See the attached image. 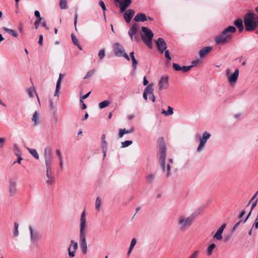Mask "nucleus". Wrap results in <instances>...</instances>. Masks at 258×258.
Returning <instances> with one entry per match:
<instances>
[{
	"label": "nucleus",
	"instance_id": "obj_1",
	"mask_svg": "<svg viewBox=\"0 0 258 258\" xmlns=\"http://www.w3.org/2000/svg\"><path fill=\"white\" fill-rule=\"evenodd\" d=\"M158 144L159 146V163L162 172L165 174L166 177L168 178L171 175V164L173 163V160L169 159L167 162L166 161V148L163 138L158 140Z\"/></svg>",
	"mask_w": 258,
	"mask_h": 258
},
{
	"label": "nucleus",
	"instance_id": "obj_2",
	"mask_svg": "<svg viewBox=\"0 0 258 258\" xmlns=\"http://www.w3.org/2000/svg\"><path fill=\"white\" fill-rule=\"evenodd\" d=\"M44 157L46 168V177L47 179L46 182L48 185H52L55 182V178L51 169L53 156L50 147H46L44 149Z\"/></svg>",
	"mask_w": 258,
	"mask_h": 258
},
{
	"label": "nucleus",
	"instance_id": "obj_3",
	"mask_svg": "<svg viewBox=\"0 0 258 258\" xmlns=\"http://www.w3.org/2000/svg\"><path fill=\"white\" fill-rule=\"evenodd\" d=\"M234 26H229L225 28L221 34L216 36L215 41L216 44H225L230 43L232 39V33L236 32Z\"/></svg>",
	"mask_w": 258,
	"mask_h": 258
},
{
	"label": "nucleus",
	"instance_id": "obj_4",
	"mask_svg": "<svg viewBox=\"0 0 258 258\" xmlns=\"http://www.w3.org/2000/svg\"><path fill=\"white\" fill-rule=\"evenodd\" d=\"M86 212L84 211L80 218V247L84 254L87 252V244L86 240L85 230L86 228Z\"/></svg>",
	"mask_w": 258,
	"mask_h": 258
},
{
	"label": "nucleus",
	"instance_id": "obj_5",
	"mask_svg": "<svg viewBox=\"0 0 258 258\" xmlns=\"http://www.w3.org/2000/svg\"><path fill=\"white\" fill-rule=\"evenodd\" d=\"M195 216L193 215L189 216L183 214L179 215L176 219L177 226L179 231L184 232L187 230L193 224Z\"/></svg>",
	"mask_w": 258,
	"mask_h": 258
},
{
	"label": "nucleus",
	"instance_id": "obj_6",
	"mask_svg": "<svg viewBox=\"0 0 258 258\" xmlns=\"http://www.w3.org/2000/svg\"><path fill=\"white\" fill-rule=\"evenodd\" d=\"M142 40L149 48H152V41L154 37V33L150 29L144 26L142 27Z\"/></svg>",
	"mask_w": 258,
	"mask_h": 258
},
{
	"label": "nucleus",
	"instance_id": "obj_7",
	"mask_svg": "<svg viewBox=\"0 0 258 258\" xmlns=\"http://www.w3.org/2000/svg\"><path fill=\"white\" fill-rule=\"evenodd\" d=\"M113 50L114 54L117 57L123 56L127 60H130V58L128 55L125 53V50L122 45L116 42L112 45Z\"/></svg>",
	"mask_w": 258,
	"mask_h": 258
},
{
	"label": "nucleus",
	"instance_id": "obj_8",
	"mask_svg": "<svg viewBox=\"0 0 258 258\" xmlns=\"http://www.w3.org/2000/svg\"><path fill=\"white\" fill-rule=\"evenodd\" d=\"M138 32V25L136 23L133 24L128 31V34L132 41L138 42L139 41V37L136 35Z\"/></svg>",
	"mask_w": 258,
	"mask_h": 258
},
{
	"label": "nucleus",
	"instance_id": "obj_9",
	"mask_svg": "<svg viewBox=\"0 0 258 258\" xmlns=\"http://www.w3.org/2000/svg\"><path fill=\"white\" fill-rule=\"evenodd\" d=\"M226 75L227 77L228 81L230 84L235 83L239 76V70L238 69H236L234 73L231 74L230 70L227 69L226 70Z\"/></svg>",
	"mask_w": 258,
	"mask_h": 258
},
{
	"label": "nucleus",
	"instance_id": "obj_10",
	"mask_svg": "<svg viewBox=\"0 0 258 258\" xmlns=\"http://www.w3.org/2000/svg\"><path fill=\"white\" fill-rule=\"evenodd\" d=\"M210 134H209L207 132H205L203 134L202 137L201 136H199V140L200 141V142L199 147L197 149V152H199L202 150L205 145L206 144L207 141L210 138Z\"/></svg>",
	"mask_w": 258,
	"mask_h": 258
},
{
	"label": "nucleus",
	"instance_id": "obj_11",
	"mask_svg": "<svg viewBox=\"0 0 258 258\" xmlns=\"http://www.w3.org/2000/svg\"><path fill=\"white\" fill-rule=\"evenodd\" d=\"M9 192L11 197L15 196L17 192V183L12 179L9 180Z\"/></svg>",
	"mask_w": 258,
	"mask_h": 258
},
{
	"label": "nucleus",
	"instance_id": "obj_12",
	"mask_svg": "<svg viewBox=\"0 0 258 258\" xmlns=\"http://www.w3.org/2000/svg\"><path fill=\"white\" fill-rule=\"evenodd\" d=\"M156 44L160 51L162 53L167 48V44L162 38H158L155 40Z\"/></svg>",
	"mask_w": 258,
	"mask_h": 258
},
{
	"label": "nucleus",
	"instance_id": "obj_13",
	"mask_svg": "<svg viewBox=\"0 0 258 258\" xmlns=\"http://www.w3.org/2000/svg\"><path fill=\"white\" fill-rule=\"evenodd\" d=\"M158 86L160 90H163L168 88L169 86L168 77H162L159 82Z\"/></svg>",
	"mask_w": 258,
	"mask_h": 258
},
{
	"label": "nucleus",
	"instance_id": "obj_14",
	"mask_svg": "<svg viewBox=\"0 0 258 258\" xmlns=\"http://www.w3.org/2000/svg\"><path fill=\"white\" fill-rule=\"evenodd\" d=\"M29 229L30 232L31 240L32 241H36L40 239V236L38 231L33 230L32 226H31L29 227Z\"/></svg>",
	"mask_w": 258,
	"mask_h": 258
},
{
	"label": "nucleus",
	"instance_id": "obj_15",
	"mask_svg": "<svg viewBox=\"0 0 258 258\" xmlns=\"http://www.w3.org/2000/svg\"><path fill=\"white\" fill-rule=\"evenodd\" d=\"M134 15L135 11L133 10L129 9L126 11L123 15L126 22L127 23H130Z\"/></svg>",
	"mask_w": 258,
	"mask_h": 258
},
{
	"label": "nucleus",
	"instance_id": "obj_16",
	"mask_svg": "<svg viewBox=\"0 0 258 258\" xmlns=\"http://www.w3.org/2000/svg\"><path fill=\"white\" fill-rule=\"evenodd\" d=\"M226 224L225 223L223 224L218 229L217 232L214 235V238L217 240H222L223 237L222 234L225 228L226 227Z\"/></svg>",
	"mask_w": 258,
	"mask_h": 258
},
{
	"label": "nucleus",
	"instance_id": "obj_17",
	"mask_svg": "<svg viewBox=\"0 0 258 258\" xmlns=\"http://www.w3.org/2000/svg\"><path fill=\"white\" fill-rule=\"evenodd\" d=\"M131 0H122L119 3V8L121 12H124L131 4Z\"/></svg>",
	"mask_w": 258,
	"mask_h": 258
},
{
	"label": "nucleus",
	"instance_id": "obj_18",
	"mask_svg": "<svg viewBox=\"0 0 258 258\" xmlns=\"http://www.w3.org/2000/svg\"><path fill=\"white\" fill-rule=\"evenodd\" d=\"M212 46H206L202 48L199 52L200 58L204 57L212 50Z\"/></svg>",
	"mask_w": 258,
	"mask_h": 258
},
{
	"label": "nucleus",
	"instance_id": "obj_19",
	"mask_svg": "<svg viewBox=\"0 0 258 258\" xmlns=\"http://www.w3.org/2000/svg\"><path fill=\"white\" fill-rule=\"evenodd\" d=\"M134 21L136 22H145L147 20V17L144 13H138L134 18Z\"/></svg>",
	"mask_w": 258,
	"mask_h": 258
},
{
	"label": "nucleus",
	"instance_id": "obj_20",
	"mask_svg": "<svg viewBox=\"0 0 258 258\" xmlns=\"http://www.w3.org/2000/svg\"><path fill=\"white\" fill-rule=\"evenodd\" d=\"M154 91L153 88L152 84L149 85L145 89L144 93H143V98L145 100H147V96L148 95L151 94L152 92Z\"/></svg>",
	"mask_w": 258,
	"mask_h": 258
},
{
	"label": "nucleus",
	"instance_id": "obj_21",
	"mask_svg": "<svg viewBox=\"0 0 258 258\" xmlns=\"http://www.w3.org/2000/svg\"><path fill=\"white\" fill-rule=\"evenodd\" d=\"M101 147L103 152L104 156H105L107 150V143L105 141V134H102L101 136Z\"/></svg>",
	"mask_w": 258,
	"mask_h": 258
},
{
	"label": "nucleus",
	"instance_id": "obj_22",
	"mask_svg": "<svg viewBox=\"0 0 258 258\" xmlns=\"http://www.w3.org/2000/svg\"><path fill=\"white\" fill-rule=\"evenodd\" d=\"M235 26L238 29L239 32H241L243 30V25L242 20L241 19H238L234 23Z\"/></svg>",
	"mask_w": 258,
	"mask_h": 258
},
{
	"label": "nucleus",
	"instance_id": "obj_23",
	"mask_svg": "<svg viewBox=\"0 0 258 258\" xmlns=\"http://www.w3.org/2000/svg\"><path fill=\"white\" fill-rule=\"evenodd\" d=\"M3 30L6 32L10 34L12 36L17 38L18 37L17 33L13 29H9L7 27H3Z\"/></svg>",
	"mask_w": 258,
	"mask_h": 258
},
{
	"label": "nucleus",
	"instance_id": "obj_24",
	"mask_svg": "<svg viewBox=\"0 0 258 258\" xmlns=\"http://www.w3.org/2000/svg\"><path fill=\"white\" fill-rule=\"evenodd\" d=\"M162 114H164L165 116L170 115L173 114V108L169 106L168 107L167 110H163L162 111Z\"/></svg>",
	"mask_w": 258,
	"mask_h": 258
},
{
	"label": "nucleus",
	"instance_id": "obj_25",
	"mask_svg": "<svg viewBox=\"0 0 258 258\" xmlns=\"http://www.w3.org/2000/svg\"><path fill=\"white\" fill-rule=\"evenodd\" d=\"M102 204L101 200L100 197H97L95 201V209L97 211H99Z\"/></svg>",
	"mask_w": 258,
	"mask_h": 258
},
{
	"label": "nucleus",
	"instance_id": "obj_26",
	"mask_svg": "<svg viewBox=\"0 0 258 258\" xmlns=\"http://www.w3.org/2000/svg\"><path fill=\"white\" fill-rule=\"evenodd\" d=\"M110 103L111 102L109 100H106L99 103L98 106L100 109H103L107 107Z\"/></svg>",
	"mask_w": 258,
	"mask_h": 258
},
{
	"label": "nucleus",
	"instance_id": "obj_27",
	"mask_svg": "<svg viewBox=\"0 0 258 258\" xmlns=\"http://www.w3.org/2000/svg\"><path fill=\"white\" fill-rule=\"evenodd\" d=\"M216 247V244L214 243H212L210 244L207 248V253L208 256H210L214 248Z\"/></svg>",
	"mask_w": 258,
	"mask_h": 258
},
{
	"label": "nucleus",
	"instance_id": "obj_28",
	"mask_svg": "<svg viewBox=\"0 0 258 258\" xmlns=\"http://www.w3.org/2000/svg\"><path fill=\"white\" fill-rule=\"evenodd\" d=\"M28 150L30 153L36 159H39V155L37 151L34 149L28 148Z\"/></svg>",
	"mask_w": 258,
	"mask_h": 258
},
{
	"label": "nucleus",
	"instance_id": "obj_29",
	"mask_svg": "<svg viewBox=\"0 0 258 258\" xmlns=\"http://www.w3.org/2000/svg\"><path fill=\"white\" fill-rule=\"evenodd\" d=\"M59 7L61 9H66L68 8L67 0H59Z\"/></svg>",
	"mask_w": 258,
	"mask_h": 258
},
{
	"label": "nucleus",
	"instance_id": "obj_30",
	"mask_svg": "<svg viewBox=\"0 0 258 258\" xmlns=\"http://www.w3.org/2000/svg\"><path fill=\"white\" fill-rule=\"evenodd\" d=\"M32 120L34 122V124L36 125L39 123L38 121V114L37 111H35L33 115Z\"/></svg>",
	"mask_w": 258,
	"mask_h": 258
},
{
	"label": "nucleus",
	"instance_id": "obj_31",
	"mask_svg": "<svg viewBox=\"0 0 258 258\" xmlns=\"http://www.w3.org/2000/svg\"><path fill=\"white\" fill-rule=\"evenodd\" d=\"M60 89V80L57 81L55 91L54 94V96H58L59 93V90Z\"/></svg>",
	"mask_w": 258,
	"mask_h": 258
},
{
	"label": "nucleus",
	"instance_id": "obj_32",
	"mask_svg": "<svg viewBox=\"0 0 258 258\" xmlns=\"http://www.w3.org/2000/svg\"><path fill=\"white\" fill-rule=\"evenodd\" d=\"M155 175L154 174H150L147 176V181L149 183H151L155 179Z\"/></svg>",
	"mask_w": 258,
	"mask_h": 258
},
{
	"label": "nucleus",
	"instance_id": "obj_33",
	"mask_svg": "<svg viewBox=\"0 0 258 258\" xmlns=\"http://www.w3.org/2000/svg\"><path fill=\"white\" fill-rule=\"evenodd\" d=\"M200 255V251H194L187 258H199Z\"/></svg>",
	"mask_w": 258,
	"mask_h": 258
},
{
	"label": "nucleus",
	"instance_id": "obj_34",
	"mask_svg": "<svg viewBox=\"0 0 258 258\" xmlns=\"http://www.w3.org/2000/svg\"><path fill=\"white\" fill-rule=\"evenodd\" d=\"M132 141H125L121 142V148H125L132 144Z\"/></svg>",
	"mask_w": 258,
	"mask_h": 258
},
{
	"label": "nucleus",
	"instance_id": "obj_35",
	"mask_svg": "<svg viewBox=\"0 0 258 258\" xmlns=\"http://www.w3.org/2000/svg\"><path fill=\"white\" fill-rule=\"evenodd\" d=\"M14 236H17L19 235V231H18V227H19V224L17 222L14 223Z\"/></svg>",
	"mask_w": 258,
	"mask_h": 258
},
{
	"label": "nucleus",
	"instance_id": "obj_36",
	"mask_svg": "<svg viewBox=\"0 0 258 258\" xmlns=\"http://www.w3.org/2000/svg\"><path fill=\"white\" fill-rule=\"evenodd\" d=\"M165 57L166 58L167 63H168L171 60V57L170 56L169 52L168 50H165Z\"/></svg>",
	"mask_w": 258,
	"mask_h": 258
},
{
	"label": "nucleus",
	"instance_id": "obj_37",
	"mask_svg": "<svg viewBox=\"0 0 258 258\" xmlns=\"http://www.w3.org/2000/svg\"><path fill=\"white\" fill-rule=\"evenodd\" d=\"M132 61L133 70L136 71L137 69L138 61L135 58V57H133V58H132Z\"/></svg>",
	"mask_w": 258,
	"mask_h": 258
},
{
	"label": "nucleus",
	"instance_id": "obj_38",
	"mask_svg": "<svg viewBox=\"0 0 258 258\" xmlns=\"http://www.w3.org/2000/svg\"><path fill=\"white\" fill-rule=\"evenodd\" d=\"M193 66H183L181 67V71L183 73H186L188 72L192 68Z\"/></svg>",
	"mask_w": 258,
	"mask_h": 258
},
{
	"label": "nucleus",
	"instance_id": "obj_39",
	"mask_svg": "<svg viewBox=\"0 0 258 258\" xmlns=\"http://www.w3.org/2000/svg\"><path fill=\"white\" fill-rule=\"evenodd\" d=\"M99 4L100 6L102 8V9L103 10V11H104V17L105 18L106 17H105V11H106V6H105V3L103 1H100L99 2Z\"/></svg>",
	"mask_w": 258,
	"mask_h": 258
},
{
	"label": "nucleus",
	"instance_id": "obj_40",
	"mask_svg": "<svg viewBox=\"0 0 258 258\" xmlns=\"http://www.w3.org/2000/svg\"><path fill=\"white\" fill-rule=\"evenodd\" d=\"M71 246L73 247V249H74V251H76V250L77 249L78 247L77 242L75 241L74 240H71L70 247H71Z\"/></svg>",
	"mask_w": 258,
	"mask_h": 258
},
{
	"label": "nucleus",
	"instance_id": "obj_41",
	"mask_svg": "<svg viewBox=\"0 0 258 258\" xmlns=\"http://www.w3.org/2000/svg\"><path fill=\"white\" fill-rule=\"evenodd\" d=\"M105 55V49H103L100 50L98 52V56L100 59H102L104 57Z\"/></svg>",
	"mask_w": 258,
	"mask_h": 258
},
{
	"label": "nucleus",
	"instance_id": "obj_42",
	"mask_svg": "<svg viewBox=\"0 0 258 258\" xmlns=\"http://www.w3.org/2000/svg\"><path fill=\"white\" fill-rule=\"evenodd\" d=\"M95 72V70H91V71L88 72L87 74L86 75V76L84 77V79H86L87 78L91 77L93 75Z\"/></svg>",
	"mask_w": 258,
	"mask_h": 258
},
{
	"label": "nucleus",
	"instance_id": "obj_43",
	"mask_svg": "<svg viewBox=\"0 0 258 258\" xmlns=\"http://www.w3.org/2000/svg\"><path fill=\"white\" fill-rule=\"evenodd\" d=\"M173 68L176 71H179L181 70V67H180L178 64L176 63H173Z\"/></svg>",
	"mask_w": 258,
	"mask_h": 258
},
{
	"label": "nucleus",
	"instance_id": "obj_44",
	"mask_svg": "<svg viewBox=\"0 0 258 258\" xmlns=\"http://www.w3.org/2000/svg\"><path fill=\"white\" fill-rule=\"evenodd\" d=\"M71 38L73 43L75 45H78V43H79L78 40L74 34H71Z\"/></svg>",
	"mask_w": 258,
	"mask_h": 258
},
{
	"label": "nucleus",
	"instance_id": "obj_45",
	"mask_svg": "<svg viewBox=\"0 0 258 258\" xmlns=\"http://www.w3.org/2000/svg\"><path fill=\"white\" fill-rule=\"evenodd\" d=\"M136 243H137L136 239L135 238H133L132 241H131V242L130 246L129 248H131L133 249L134 246L136 244Z\"/></svg>",
	"mask_w": 258,
	"mask_h": 258
},
{
	"label": "nucleus",
	"instance_id": "obj_46",
	"mask_svg": "<svg viewBox=\"0 0 258 258\" xmlns=\"http://www.w3.org/2000/svg\"><path fill=\"white\" fill-rule=\"evenodd\" d=\"M42 19H39V18L37 19L35 21L34 26H35V29H38L39 25L41 21H42Z\"/></svg>",
	"mask_w": 258,
	"mask_h": 258
},
{
	"label": "nucleus",
	"instance_id": "obj_47",
	"mask_svg": "<svg viewBox=\"0 0 258 258\" xmlns=\"http://www.w3.org/2000/svg\"><path fill=\"white\" fill-rule=\"evenodd\" d=\"M28 93L30 97H33L34 96L33 90L31 88H29L27 90Z\"/></svg>",
	"mask_w": 258,
	"mask_h": 258
},
{
	"label": "nucleus",
	"instance_id": "obj_48",
	"mask_svg": "<svg viewBox=\"0 0 258 258\" xmlns=\"http://www.w3.org/2000/svg\"><path fill=\"white\" fill-rule=\"evenodd\" d=\"M56 154L59 159V160H61V159H62V155H61V152L59 150H56Z\"/></svg>",
	"mask_w": 258,
	"mask_h": 258
},
{
	"label": "nucleus",
	"instance_id": "obj_49",
	"mask_svg": "<svg viewBox=\"0 0 258 258\" xmlns=\"http://www.w3.org/2000/svg\"><path fill=\"white\" fill-rule=\"evenodd\" d=\"M123 130H124L123 132H124V134H130V133H133L134 131V128L133 127L130 128V130H126L125 128H123L122 129Z\"/></svg>",
	"mask_w": 258,
	"mask_h": 258
},
{
	"label": "nucleus",
	"instance_id": "obj_50",
	"mask_svg": "<svg viewBox=\"0 0 258 258\" xmlns=\"http://www.w3.org/2000/svg\"><path fill=\"white\" fill-rule=\"evenodd\" d=\"M253 227L256 229L258 228V214L252 228Z\"/></svg>",
	"mask_w": 258,
	"mask_h": 258
},
{
	"label": "nucleus",
	"instance_id": "obj_51",
	"mask_svg": "<svg viewBox=\"0 0 258 258\" xmlns=\"http://www.w3.org/2000/svg\"><path fill=\"white\" fill-rule=\"evenodd\" d=\"M201 62V60L199 59H197L195 60H194L192 62V64L191 66H193V67L195 66H197V64H199Z\"/></svg>",
	"mask_w": 258,
	"mask_h": 258
},
{
	"label": "nucleus",
	"instance_id": "obj_52",
	"mask_svg": "<svg viewBox=\"0 0 258 258\" xmlns=\"http://www.w3.org/2000/svg\"><path fill=\"white\" fill-rule=\"evenodd\" d=\"M68 251H69V255L70 257H74L75 254V252H76V251H71V248H70V247H69L68 248Z\"/></svg>",
	"mask_w": 258,
	"mask_h": 258
},
{
	"label": "nucleus",
	"instance_id": "obj_53",
	"mask_svg": "<svg viewBox=\"0 0 258 258\" xmlns=\"http://www.w3.org/2000/svg\"><path fill=\"white\" fill-rule=\"evenodd\" d=\"M241 222V220L238 221L237 222H236L235 225L233 226V227L232 228V231H234L235 230V229L237 228V227L239 225L240 223Z\"/></svg>",
	"mask_w": 258,
	"mask_h": 258
},
{
	"label": "nucleus",
	"instance_id": "obj_54",
	"mask_svg": "<svg viewBox=\"0 0 258 258\" xmlns=\"http://www.w3.org/2000/svg\"><path fill=\"white\" fill-rule=\"evenodd\" d=\"M123 131H124V130H123L121 128H120L119 130V134H118V138H121L123 137V135L124 134Z\"/></svg>",
	"mask_w": 258,
	"mask_h": 258
},
{
	"label": "nucleus",
	"instance_id": "obj_55",
	"mask_svg": "<svg viewBox=\"0 0 258 258\" xmlns=\"http://www.w3.org/2000/svg\"><path fill=\"white\" fill-rule=\"evenodd\" d=\"M34 15L37 18V19H42L40 17V13L38 11L36 10L34 12Z\"/></svg>",
	"mask_w": 258,
	"mask_h": 258
},
{
	"label": "nucleus",
	"instance_id": "obj_56",
	"mask_svg": "<svg viewBox=\"0 0 258 258\" xmlns=\"http://www.w3.org/2000/svg\"><path fill=\"white\" fill-rule=\"evenodd\" d=\"M77 19H78V14H77V13H76L75 15V18H74V25H75V29L76 30H77L76 25H77Z\"/></svg>",
	"mask_w": 258,
	"mask_h": 258
},
{
	"label": "nucleus",
	"instance_id": "obj_57",
	"mask_svg": "<svg viewBox=\"0 0 258 258\" xmlns=\"http://www.w3.org/2000/svg\"><path fill=\"white\" fill-rule=\"evenodd\" d=\"M257 203V199H256L252 203L251 207V211L253 210V209L256 206Z\"/></svg>",
	"mask_w": 258,
	"mask_h": 258
},
{
	"label": "nucleus",
	"instance_id": "obj_58",
	"mask_svg": "<svg viewBox=\"0 0 258 258\" xmlns=\"http://www.w3.org/2000/svg\"><path fill=\"white\" fill-rule=\"evenodd\" d=\"M43 38V35H40L39 36V41H38V43H39V44L40 45H42Z\"/></svg>",
	"mask_w": 258,
	"mask_h": 258
},
{
	"label": "nucleus",
	"instance_id": "obj_59",
	"mask_svg": "<svg viewBox=\"0 0 258 258\" xmlns=\"http://www.w3.org/2000/svg\"><path fill=\"white\" fill-rule=\"evenodd\" d=\"M5 141V139L3 138H0V148H2L4 145V143Z\"/></svg>",
	"mask_w": 258,
	"mask_h": 258
},
{
	"label": "nucleus",
	"instance_id": "obj_60",
	"mask_svg": "<svg viewBox=\"0 0 258 258\" xmlns=\"http://www.w3.org/2000/svg\"><path fill=\"white\" fill-rule=\"evenodd\" d=\"M150 97L149 98L151 99V100H152V102H155V97L153 94V91L152 92V93L151 94H150Z\"/></svg>",
	"mask_w": 258,
	"mask_h": 258
},
{
	"label": "nucleus",
	"instance_id": "obj_61",
	"mask_svg": "<svg viewBox=\"0 0 258 258\" xmlns=\"http://www.w3.org/2000/svg\"><path fill=\"white\" fill-rule=\"evenodd\" d=\"M42 26L44 27L46 30H48V28L47 26V23H46V21H43L42 22Z\"/></svg>",
	"mask_w": 258,
	"mask_h": 258
},
{
	"label": "nucleus",
	"instance_id": "obj_62",
	"mask_svg": "<svg viewBox=\"0 0 258 258\" xmlns=\"http://www.w3.org/2000/svg\"><path fill=\"white\" fill-rule=\"evenodd\" d=\"M90 93H91V92H89L87 93L86 94L81 96V98H82V99H86L87 98H88L89 97V96L90 95Z\"/></svg>",
	"mask_w": 258,
	"mask_h": 258
},
{
	"label": "nucleus",
	"instance_id": "obj_63",
	"mask_svg": "<svg viewBox=\"0 0 258 258\" xmlns=\"http://www.w3.org/2000/svg\"><path fill=\"white\" fill-rule=\"evenodd\" d=\"M148 81L147 80L146 77H144L143 80V85L144 86H146L148 85Z\"/></svg>",
	"mask_w": 258,
	"mask_h": 258
},
{
	"label": "nucleus",
	"instance_id": "obj_64",
	"mask_svg": "<svg viewBox=\"0 0 258 258\" xmlns=\"http://www.w3.org/2000/svg\"><path fill=\"white\" fill-rule=\"evenodd\" d=\"M245 213V212L244 210L242 211L240 213V215H239V219L241 218L244 216Z\"/></svg>",
	"mask_w": 258,
	"mask_h": 258
}]
</instances>
